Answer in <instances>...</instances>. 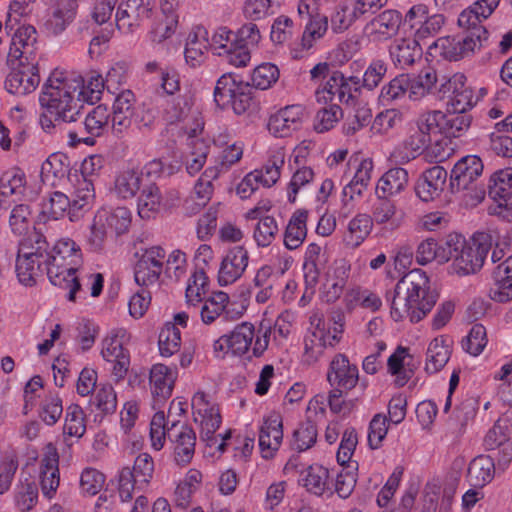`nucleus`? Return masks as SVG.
Wrapping results in <instances>:
<instances>
[{
	"label": "nucleus",
	"instance_id": "1",
	"mask_svg": "<svg viewBox=\"0 0 512 512\" xmlns=\"http://www.w3.org/2000/svg\"><path fill=\"white\" fill-rule=\"evenodd\" d=\"M391 304V316L399 321L408 317L411 322L421 321L435 306L438 294L430 289L429 278L421 269H412L386 294Z\"/></svg>",
	"mask_w": 512,
	"mask_h": 512
},
{
	"label": "nucleus",
	"instance_id": "2",
	"mask_svg": "<svg viewBox=\"0 0 512 512\" xmlns=\"http://www.w3.org/2000/svg\"><path fill=\"white\" fill-rule=\"evenodd\" d=\"M79 79L54 71L43 85L39 101L55 121L76 122L81 117L82 105L77 97Z\"/></svg>",
	"mask_w": 512,
	"mask_h": 512
},
{
	"label": "nucleus",
	"instance_id": "3",
	"mask_svg": "<svg viewBox=\"0 0 512 512\" xmlns=\"http://www.w3.org/2000/svg\"><path fill=\"white\" fill-rule=\"evenodd\" d=\"M492 244L493 237L488 232H477L469 241L462 235L450 234L446 246L452 260L451 272L466 276L480 271Z\"/></svg>",
	"mask_w": 512,
	"mask_h": 512
},
{
	"label": "nucleus",
	"instance_id": "4",
	"mask_svg": "<svg viewBox=\"0 0 512 512\" xmlns=\"http://www.w3.org/2000/svg\"><path fill=\"white\" fill-rule=\"evenodd\" d=\"M94 197L92 181L84 178L79 179L78 186H75L71 196L59 191L50 194L49 198L42 204L38 221L39 223H46L48 220H58L63 218L66 213L71 221H76L91 208Z\"/></svg>",
	"mask_w": 512,
	"mask_h": 512
},
{
	"label": "nucleus",
	"instance_id": "5",
	"mask_svg": "<svg viewBox=\"0 0 512 512\" xmlns=\"http://www.w3.org/2000/svg\"><path fill=\"white\" fill-rule=\"evenodd\" d=\"M327 380L332 387L328 396L330 408L338 412L343 394L353 389L359 381L358 368L350 363L345 354L339 353L330 362Z\"/></svg>",
	"mask_w": 512,
	"mask_h": 512
},
{
	"label": "nucleus",
	"instance_id": "6",
	"mask_svg": "<svg viewBox=\"0 0 512 512\" xmlns=\"http://www.w3.org/2000/svg\"><path fill=\"white\" fill-rule=\"evenodd\" d=\"M154 474V461L148 453L139 454L133 466L123 467L118 476L119 496L123 502L133 497L134 490H144L151 482Z\"/></svg>",
	"mask_w": 512,
	"mask_h": 512
},
{
	"label": "nucleus",
	"instance_id": "7",
	"mask_svg": "<svg viewBox=\"0 0 512 512\" xmlns=\"http://www.w3.org/2000/svg\"><path fill=\"white\" fill-rule=\"evenodd\" d=\"M485 46L484 36L473 32L470 36H454L438 38L429 46L431 56H440L445 60L458 61L474 54L476 50Z\"/></svg>",
	"mask_w": 512,
	"mask_h": 512
},
{
	"label": "nucleus",
	"instance_id": "8",
	"mask_svg": "<svg viewBox=\"0 0 512 512\" xmlns=\"http://www.w3.org/2000/svg\"><path fill=\"white\" fill-rule=\"evenodd\" d=\"M109 119L110 112L106 106L98 105L92 108L79 124L68 131L70 144L94 145L96 138L103 135L108 127Z\"/></svg>",
	"mask_w": 512,
	"mask_h": 512
},
{
	"label": "nucleus",
	"instance_id": "9",
	"mask_svg": "<svg viewBox=\"0 0 512 512\" xmlns=\"http://www.w3.org/2000/svg\"><path fill=\"white\" fill-rule=\"evenodd\" d=\"M127 332L123 328L113 329L102 342L101 355L112 364L111 374L115 381L123 380L130 366V354L123 347Z\"/></svg>",
	"mask_w": 512,
	"mask_h": 512
},
{
	"label": "nucleus",
	"instance_id": "10",
	"mask_svg": "<svg viewBox=\"0 0 512 512\" xmlns=\"http://www.w3.org/2000/svg\"><path fill=\"white\" fill-rule=\"evenodd\" d=\"M255 336V328L249 322H242L228 334H224L213 343V354L216 358L224 359L231 352L242 356L248 352Z\"/></svg>",
	"mask_w": 512,
	"mask_h": 512
},
{
	"label": "nucleus",
	"instance_id": "11",
	"mask_svg": "<svg viewBox=\"0 0 512 512\" xmlns=\"http://www.w3.org/2000/svg\"><path fill=\"white\" fill-rule=\"evenodd\" d=\"M49 258L50 259L44 263L49 281L54 286L68 289V300L75 301L76 292L81 289V284L76 277L77 268L68 265L67 259L55 253L53 250H49Z\"/></svg>",
	"mask_w": 512,
	"mask_h": 512
},
{
	"label": "nucleus",
	"instance_id": "12",
	"mask_svg": "<svg viewBox=\"0 0 512 512\" xmlns=\"http://www.w3.org/2000/svg\"><path fill=\"white\" fill-rule=\"evenodd\" d=\"M5 80V89L16 96H25L36 90L40 83L37 62L16 61Z\"/></svg>",
	"mask_w": 512,
	"mask_h": 512
},
{
	"label": "nucleus",
	"instance_id": "13",
	"mask_svg": "<svg viewBox=\"0 0 512 512\" xmlns=\"http://www.w3.org/2000/svg\"><path fill=\"white\" fill-rule=\"evenodd\" d=\"M152 5L144 0H121L117 6L115 23L123 33H133L152 15Z\"/></svg>",
	"mask_w": 512,
	"mask_h": 512
},
{
	"label": "nucleus",
	"instance_id": "14",
	"mask_svg": "<svg viewBox=\"0 0 512 512\" xmlns=\"http://www.w3.org/2000/svg\"><path fill=\"white\" fill-rule=\"evenodd\" d=\"M167 437L173 445V457L177 465H188L194 456L196 434L194 430L180 422L172 421L167 429Z\"/></svg>",
	"mask_w": 512,
	"mask_h": 512
},
{
	"label": "nucleus",
	"instance_id": "15",
	"mask_svg": "<svg viewBox=\"0 0 512 512\" xmlns=\"http://www.w3.org/2000/svg\"><path fill=\"white\" fill-rule=\"evenodd\" d=\"M37 32L31 25L19 27L12 36L7 63L13 65L16 61H35Z\"/></svg>",
	"mask_w": 512,
	"mask_h": 512
},
{
	"label": "nucleus",
	"instance_id": "16",
	"mask_svg": "<svg viewBox=\"0 0 512 512\" xmlns=\"http://www.w3.org/2000/svg\"><path fill=\"white\" fill-rule=\"evenodd\" d=\"M248 263L249 253L243 246H235L229 249L219 267V285L227 286L236 282L244 274Z\"/></svg>",
	"mask_w": 512,
	"mask_h": 512
},
{
	"label": "nucleus",
	"instance_id": "17",
	"mask_svg": "<svg viewBox=\"0 0 512 512\" xmlns=\"http://www.w3.org/2000/svg\"><path fill=\"white\" fill-rule=\"evenodd\" d=\"M40 486L43 494L51 498L56 492L59 482V454L53 443L44 447L39 470Z\"/></svg>",
	"mask_w": 512,
	"mask_h": 512
},
{
	"label": "nucleus",
	"instance_id": "18",
	"mask_svg": "<svg viewBox=\"0 0 512 512\" xmlns=\"http://www.w3.org/2000/svg\"><path fill=\"white\" fill-rule=\"evenodd\" d=\"M304 108L301 105H288L273 115L268 121V130L275 137H287L301 128Z\"/></svg>",
	"mask_w": 512,
	"mask_h": 512
},
{
	"label": "nucleus",
	"instance_id": "19",
	"mask_svg": "<svg viewBox=\"0 0 512 512\" xmlns=\"http://www.w3.org/2000/svg\"><path fill=\"white\" fill-rule=\"evenodd\" d=\"M443 93H451L447 103L448 110L455 112H467L475 104L473 90L466 85V77L457 73L442 85Z\"/></svg>",
	"mask_w": 512,
	"mask_h": 512
},
{
	"label": "nucleus",
	"instance_id": "20",
	"mask_svg": "<svg viewBox=\"0 0 512 512\" xmlns=\"http://www.w3.org/2000/svg\"><path fill=\"white\" fill-rule=\"evenodd\" d=\"M228 303L229 296L223 291L215 292L205 299L200 310L203 323L209 325L217 320L226 323L239 319L242 313H233V311L228 308Z\"/></svg>",
	"mask_w": 512,
	"mask_h": 512
},
{
	"label": "nucleus",
	"instance_id": "21",
	"mask_svg": "<svg viewBox=\"0 0 512 512\" xmlns=\"http://www.w3.org/2000/svg\"><path fill=\"white\" fill-rule=\"evenodd\" d=\"M483 162L477 155L462 157L453 167L450 176L451 191L463 190L477 181L483 172Z\"/></svg>",
	"mask_w": 512,
	"mask_h": 512
},
{
	"label": "nucleus",
	"instance_id": "22",
	"mask_svg": "<svg viewBox=\"0 0 512 512\" xmlns=\"http://www.w3.org/2000/svg\"><path fill=\"white\" fill-rule=\"evenodd\" d=\"M135 96L131 90L120 92L113 103L111 128L115 136L120 137L128 131L134 115Z\"/></svg>",
	"mask_w": 512,
	"mask_h": 512
},
{
	"label": "nucleus",
	"instance_id": "23",
	"mask_svg": "<svg viewBox=\"0 0 512 512\" xmlns=\"http://www.w3.org/2000/svg\"><path fill=\"white\" fill-rule=\"evenodd\" d=\"M283 439L281 416L273 413L264 418L259 429V447L266 459L273 457Z\"/></svg>",
	"mask_w": 512,
	"mask_h": 512
},
{
	"label": "nucleus",
	"instance_id": "24",
	"mask_svg": "<svg viewBox=\"0 0 512 512\" xmlns=\"http://www.w3.org/2000/svg\"><path fill=\"white\" fill-rule=\"evenodd\" d=\"M55 7L47 15L43 27L47 34L58 36L74 21L77 13V0H61L54 2Z\"/></svg>",
	"mask_w": 512,
	"mask_h": 512
},
{
	"label": "nucleus",
	"instance_id": "25",
	"mask_svg": "<svg viewBox=\"0 0 512 512\" xmlns=\"http://www.w3.org/2000/svg\"><path fill=\"white\" fill-rule=\"evenodd\" d=\"M401 22V14L397 10L389 9L370 20L364 30L373 40L383 41L397 34Z\"/></svg>",
	"mask_w": 512,
	"mask_h": 512
},
{
	"label": "nucleus",
	"instance_id": "26",
	"mask_svg": "<svg viewBox=\"0 0 512 512\" xmlns=\"http://www.w3.org/2000/svg\"><path fill=\"white\" fill-rule=\"evenodd\" d=\"M447 171L441 166H433L423 173L415 186L416 195L424 202L434 200L444 189Z\"/></svg>",
	"mask_w": 512,
	"mask_h": 512
},
{
	"label": "nucleus",
	"instance_id": "27",
	"mask_svg": "<svg viewBox=\"0 0 512 512\" xmlns=\"http://www.w3.org/2000/svg\"><path fill=\"white\" fill-rule=\"evenodd\" d=\"M26 190L25 174L19 170L5 172L0 178V202L3 209L24 196Z\"/></svg>",
	"mask_w": 512,
	"mask_h": 512
},
{
	"label": "nucleus",
	"instance_id": "28",
	"mask_svg": "<svg viewBox=\"0 0 512 512\" xmlns=\"http://www.w3.org/2000/svg\"><path fill=\"white\" fill-rule=\"evenodd\" d=\"M390 57L396 67L404 69L422 57V47L419 40L414 37L397 39L390 46Z\"/></svg>",
	"mask_w": 512,
	"mask_h": 512
},
{
	"label": "nucleus",
	"instance_id": "29",
	"mask_svg": "<svg viewBox=\"0 0 512 512\" xmlns=\"http://www.w3.org/2000/svg\"><path fill=\"white\" fill-rule=\"evenodd\" d=\"M491 14L485 12V5L475 1L473 5L463 10L458 17V24L460 27L465 28L467 31L464 36H470L473 32L480 34L485 38V46L488 45L489 32L487 29L480 25L482 20L487 19Z\"/></svg>",
	"mask_w": 512,
	"mask_h": 512
},
{
	"label": "nucleus",
	"instance_id": "30",
	"mask_svg": "<svg viewBox=\"0 0 512 512\" xmlns=\"http://www.w3.org/2000/svg\"><path fill=\"white\" fill-rule=\"evenodd\" d=\"M143 185L142 172L135 169H125L116 174L112 193L119 199H132Z\"/></svg>",
	"mask_w": 512,
	"mask_h": 512
},
{
	"label": "nucleus",
	"instance_id": "31",
	"mask_svg": "<svg viewBox=\"0 0 512 512\" xmlns=\"http://www.w3.org/2000/svg\"><path fill=\"white\" fill-rule=\"evenodd\" d=\"M431 143L430 136L425 132L412 126L408 137L403 141L402 145L394 151V157L401 162H409L419 156Z\"/></svg>",
	"mask_w": 512,
	"mask_h": 512
},
{
	"label": "nucleus",
	"instance_id": "32",
	"mask_svg": "<svg viewBox=\"0 0 512 512\" xmlns=\"http://www.w3.org/2000/svg\"><path fill=\"white\" fill-rule=\"evenodd\" d=\"M495 472V459L489 455H479L470 462L467 479L471 486L482 488L492 481Z\"/></svg>",
	"mask_w": 512,
	"mask_h": 512
},
{
	"label": "nucleus",
	"instance_id": "33",
	"mask_svg": "<svg viewBox=\"0 0 512 512\" xmlns=\"http://www.w3.org/2000/svg\"><path fill=\"white\" fill-rule=\"evenodd\" d=\"M407 358L412 359V356L409 354V349L398 346L387 361L388 371L396 376L395 384L398 387H403L410 380L416 369L414 364H411L410 361H406Z\"/></svg>",
	"mask_w": 512,
	"mask_h": 512
},
{
	"label": "nucleus",
	"instance_id": "34",
	"mask_svg": "<svg viewBox=\"0 0 512 512\" xmlns=\"http://www.w3.org/2000/svg\"><path fill=\"white\" fill-rule=\"evenodd\" d=\"M69 171L70 162L68 156L63 153H53L42 163L41 178L43 182H48L55 186L58 181L66 176L72 181L74 176Z\"/></svg>",
	"mask_w": 512,
	"mask_h": 512
},
{
	"label": "nucleus",
	"instance_id": "35",
	"mask_svg": "<svg viewBox=\"0 0 512 512\" xmlns=\"http://www.w3.org/2000/svg\"><path fill=\"white\" fill-rule=\"evenodd\" d=\"M409 183L408 171L401 167H395L385 172L378 180L376 195L393 197L403 192Z\"/></svg>",
	"mask_w": 512,
	"mask_h": 512
},
{
	"label": "nucleus",
	"instance_id": "36",
	"mask_svg": "<svg viewBox=\"0 0 512 512\" xmlns=\"http://www.w3.org/2000/svg\"><path fill=\"white\" fill-rule=\"evenodd\" d=\"M451 352V345L447 338L439 336L433 339L426 352V372L430 374L439 372L449 361Z\"/></svg>",
	"mask_w": 512,
	"mask_h": 512
},
{
	"label": "nucleus",
	"instance_id": "37",
	"mask_svg": "<svg viewBox=\"0 0 512 512\" xmlns=\"http://www.w3.org/2000/svg\"><path fill=\"white\" fill-rule=\"evenodd\" d=\"M175 373L164 364H156L150 371L151 392L154 397L163 401L169 398L173 391Z\"/></svg>",
	"mask_w": 512,
	"mask_h": 512
},
{
	"label": "nucleus",
	"instance_id": "38",
	"mask_svg": "<svg viewBox=\"0 0 512 512\" xmlns=\"http://www.w3.org/2000/svg\"><path fill=\"white\" fill-rule=\"evenodd\" d=\"M338 342L339 338L336 335H330V331L325 333L323 329L317 327L316 330L304 340L305 362L309 364L316 362L327 346L333 347Z\"/></svg>",
	"mask_w": 512,
	"mask_h": 512
},
{
	"label": "nucleus",
	"instance_id": "39",
	"mask_svg": "<svg viewBox=\"0 0 512 512\" xmlns=\"http://www.w3.org/2000/svg\"><path fill=\"white\" fill-rule=\"evenodd\" d=\"M212 403L210 402L208 396L204 392H197L194 394L191 406L193 411V418L196 423H199L201 427V437L204 440H209L213 436V434L218 430L221 424V420H218L217 417H214V423H208L205 420V409Z\"/></svg>",
	"mask_w": 512,
	"mask_h": 512
},
{
	"label": "nucleus",
	"instance_id": "40",
	"mask_svg": "<svg viewBox=\"0 0 512 512\" xmlns=\"http://www.w3.org/2000/svg\"><path fill=\"white\" fill-rule=\"evenodd\" d=\"M16 273L20 283L25 286H33L38 277L46 275L44 260L29 257L18 252L16 259Z\"/></svg>",
	"mask_w": 512,
	"mask_h": 512
},
{
	"label": "nucleus",
	"instance_id": "41",
	"mask_svg": "<svg viewBox=\"0 0 512 512\" xmlns=\"http://www.w3.org/2000/svg\"><path fill=\"white\" fill-rule=\"evenodd\" d=\"M307 218V211L300 209L291 216L284 233V245L287 249L294 250L303 243L307 235Z\"/></svg>",
	"mask_w": 512,
	"mask_h": 512
},
{
	"label": "nucleus",
	"instance_id": "42",
	"mask_svg": "<svg viewBox=\"0 0 512 512\" xmlns=\"http://www.w3.org/2000/svg\"><path fill=\"white\" fill-rule=\"evenodd\" d=\"M97 223H105V227L121 235L128 231L131 224V212L126 207H117L112 210L102 209L96 214Z\"/></svg>",
	"mask_w": 512,
	"mask_h": 512
},
{
	"label": "nucleus",
	"instance_id": "43",
	"mask_svg": "<svg viewBox=\"0 0 512 512\" xmlns=\"http://www.w3.org/2000/svg\"><path fill=\"white\" fill-rule=\"evenodd\" d=\"M329 18L325 14L316 15L302 23L304 29L300 41L302 50H311L317 41L321 40L328 31Z\"/></svg>",
	"mask_w": 512,
	"mask_h": 512
},
{
	"label": "nucleus",
	"instance_id": "44",
	"mask_svg": "<svg viewBox=\"0 0 512 512\" xmlns=\"http://www.w3.org/2000/svg\"><path fill=\"white\" fill-rule=\"evenodd\" d=\"M373 228V220L368 214H357L348 224L347 233L344 236L345 244L350 248H356L363 243Z\"/></svg>",
	"mask_w": 512,
	"mask_h": 512
},
{
	"label": "nucleus",
	"instance_id": "45",
	"mask_svg": "<svg viewBox=\"0 0 512 512\" xmlns=\"http://www.w3.org/2000/svg\"><path fill=\"white\" fill-rule=\"evenodd\" d=\"M162 197L160 189L154 183L144 184L138 198V215L142 219L153 218L160 210Z\"/></svg>",
	"mask_w": 512,
	"mask_h": 512
},
{
	"label": "nucleus",
	"instance_id": "46",
	"mask_svg": "<svg viewBox=\"0 0 512 512\" xmlns=\"http://www.w3.org/2000/svg\"><path fill=\"white\" fill-rule=\"evenodd\" d=\"M332 87L338 92V101L349 104L361 91V79L358 76L345 77L340 71H333L330 75Z\"/></svg>",
	"mask_w": 512,
	"mask_h": 512
},
{
	"label": "nucleus",
	"instance_id": "47",
	"mask_svg": "<svg viewBox=\"0 0 512 512\" xmlns=\"http://www.w3.org/2000/svg\"><path fill=\"white\" fill-rule=\"evenodd\" d=\"M487 193L495 203L512 194V168L494 172L487 186Z\"/></svg>",
	"mask_w": 512,
	"mask_h": 512
},
{
	"label": "nucleus",
	"instance_id": "48",
	"mask_svg": "<svg viewBox=\"0 0 512 512\" xmlns=\"http://www.w3.org/2000/svg\"><path fill=\"white\" fill-rule=\"evenodd\" d=\"M433 260H437L439 263H446L450 260V252L448 251V246H446V241L443 245H438L434 239L428 238L418 245L416 252L417 263L426 265Z\"/></svg>",
	"mask_w": 512,
	"mask_h": 512
},
{
	"label": "nucleus",
	"instance_id": "49",
	"mask_svg": "<svg viewBox=\"0 0 512 512\" xmlns=\"http://www.w3.org/2000/svg\"><path fill=\"white\" fill-rule=\"evenodd\" d=\"M243 155L241 144L233 143L223 149L215 161V165L206 169V175L210 178H218L221 173L227 172Z\"/></svg>",
	"mask_w": 512,
	"mask_h": 512
},
{
	"label": "nucleus",
	"instance_id": "50",
	"mask_svg": "<svg viewBox=\"0 0 512 512\" xmlns=\"http://www.w3.org/2000/svg\"><path fill=\"white\" fill-rule=\"evenodd\" d=\"M207 32L204 28L198 27L196 31L190 33L185 47V60L191 67H197L204 58V50L207 48L205 41H200L199 37L205 39Z\"/></svg>",
	"mask_w": 512,
	"mask_h": 512
},
{
	"label": "nucleus",
	"instance_id": "51",
	"mask_svg": "<svg viewBox=\"0 0 512 512\" xmlns=\"http://www.w3.org/2000/svg\"><path fill=\"white\" fill-rule=\"evenodd\" d=\"M360 18L354 4L339 3L330 15L331 30L336 34L342 33Z\"/></svg>",
	"mask_w": 512,
	"mask_h": 512
},
{
	"label": "nucleus",
	"instance_id": "52",
	"mask_svg": "<svg viewBox=\"0 0 512 512\" xmlns=\"http://www.w3.org/2000/svg\"><path fill=\"white\" fill-rule=\"evenodd\" d=\"M49 250L45 236L40 231H34L21 242L18 252L45 262L50 259Z\"/></svg>",
	"mask_w": 512,
	"mask_h": 512
},
{
	"label": "nucleus",
	"instance_id": "53",
	"mask_svg": "<svg viewBox=\"0 0 512 512\" xmlns=\"http://www.w3.org/2000/svg\"><path fill=\"white\" fill-rule=\"evenodd\" d=\"M238 76L228 72L223 74L216 83L214 89V100L217 106L225 108L229 106L236 89L243 81L237 79Z\"/></svg>",
	"mask_w": 512,
	"mask_h": 512
},
{
	"label": "nucleus",
	"instance_id": "54",
	"mask_svg": "<svg viewBox=\"0 0 512 512\" xmlns=\"http://www.w3.org/2000/svg\"><path fill=\"white\" fill-rule=\"evenodd\" d=\"M408 75L401 74L393 78L390 82L381 88L379 102L383 106H389L394 102L405 97L408 86Z\"/></svg>",
	"mask_w": 512,
	"mask_h": 512
},
{
	"label": "nucleus",
	"instance_id": "55",
	"mask_svg": "<svg viewBox=\"0 0 512 512\" xmlns=\"http://www.w3.org/2000/svg\"><path fill=\"white\" fill-rule=\"evenodd\" d=\"M437 82V74L434 70L429 69L425 72H421L418 76L410 78L408 76L407 91L408 96L411 100H419L427 95Z\"/></svg>",
	"mask_w": 512,
	"mask_h": 512
},
{
	"label": "nucleus",
	"instance_id": "56",
	"mask_svg": "<svg viewBox=\"0 0 512 512\" xmlns=\"http://www.w3.org/2000/svg\"><path fill=\"white\" fill-rule=\"evenodd\" d=\"M317 435L316 424L311 420H306L294 430L291 446L298 452L306 451L316 443Z\"/></svg>",
	"mask_w": 512,
	"mask_h": 512
},
{
	"label": "nucleus",
	"instance_id": "57",
	"mask_svg": "<svg viewBox=\"0 0 512 512\" xmlns=\"http://www.w3.org/2000/svg\"><path fill=\"white\" fill-rule=\"evenodd\" d=\"M64 434L81 438L86 431L85 415L78 404H71L66 408Z\"/></svg>",
	"mask_w": 512,
	"mask_h": 512
},
{
	"label": "nucleus",
	"instance_id": "58",
	"mask_svg": "<svg viewBox=\"0 0 512 512\" xmlns=\"http://www.w3.org/2000/svg\"><path fill=\"white\" fill-rule=\"evenodd\" d=\"M329 471L320 465L310 466L302 478L304 486L315 495H322L328 487Z\"/></svg>",
	"mask_w": 512,
	"mask_h": 512
},
{
	"label": "nucleus",
	"instance_id": "59",
	"mask_svg": "<svg viewBox=\"0 0 512 512\" xmlns=\"http://www.w3.org/2000/svg\"><path fill=\"white\" fill-rule=\"evenodd\" d=\"M510 427L511 420L509 417L499 418L484 438L485 449L495 450L503 443L509 441Z\"/></svg>",
	"mask_w": 512,
	"mask_h": 512
},
{
	"label": "nucleus",
	"instance_id": "60",
	"mask_svg": "<svg viewBox=\"0 0 512 512\" xmlns=\"http://www.w3.org/2000/svg\"><path fill=\"white\" fill-rule=\"evenodd\" d=\"M284 162V153L281 150L271 155L263 168L255 170L261 175L259 183L267 188L273 186L280 177V170Z\"/></svg>",
	"mask_w": 512,
	"mask_h": 512
},
{
	"label": "nucleus",
	"instance_id": "61",
	"mask_svg": "<svg viewBox=\"0 0 512 512\" xmlns=\"http://www.w3.org/2000/svg\"><path fill=\"white\" fill-rule=\"evenodd\" d=\"M279 233L276 220L271 216L261 218L253 232V238L259 247H268Z\"/></svg>",
	"mask_w": 512,
	"mask_h": 512
},
{
	"label": "nucleus",
	"instance_id": "62",
	"mask_svg": "<svg viewBox=\"0 0 512 512\" xmlns=\"http://www.w3.org/2000/svg\"><path fill=\"white\" fill-rule=\"evenodd\" d=\"M158 344L162 356L169 357L173 355L181 345L180 330L174 324H167L160 331Z\"/></svg>",
	"mask_w": 512,
	"mask_h": 512
},
{
	"label": "nucleus",
	"instance_id": "63",
	"mask_svg": "<svg viewBox=\"0 0 512 512\" xmlns=\"http://www.w3.org/2000/svg\"><path fill=\"white\" fill-rule=\"evenodd\" d=\"M92 405L103 415L113 414L117 408V396L112 385H100L93 397Z\"/></svg>",
	"mask_w": 512,
	"mask_h": 512
},
{
	"label": "nucleus",
	"instance_id": "64",
	"mask_svg": "<svg viewBox=\"0 0 512 512\" xmlns=\"http://www.w3.org/2000/svg\"><path fill=\"white\" fill-rule=\"evenodd\" d=\"M343 112L338 104H330L320 109L314 120V129L323 133L332 129L342 118Z\"/></svg>",
	"mask_w": 512,
	"mask_h": 512
}]
</instances>
